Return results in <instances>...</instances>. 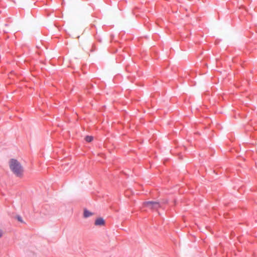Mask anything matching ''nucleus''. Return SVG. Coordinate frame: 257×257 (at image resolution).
<instances>
[{
    "label": "nucleus",
    "mask_w": 257,
    "mask_h": 257,
    "mask_svg": "<svg viewBox=\"0 0 257 257\" xmlns=\"http://www.w3.org/2000/svg\"><path fill=\"white\" fill-rule=\"evenodd\" d=\"M9 165L11 171L16 177L21 178L24 176V169L19 161L11 159L9 162Z\"/></svg>",
    "instance_id": "1"
},
{
    "label": "nucleus",
    "mask_w": 257,
    "mask_h": 257,
    "mask_svg": "<svg viewBox=\"0 0 257 257\" xmlns=\"http://www.w3.org/2000/svg\"><path fill=\"white\" fill-rule=\"evenodd\" d=\"M105 224V221L104 219L102 218H98L96 219L95 221V225H104Z\"/></svg>",
    "instance_id": "3"
},
{
    "label": "nucleus",
    "mask_w": 257,
    "mask_h": 257,
    "mask_svg": "<svg viewBox=\"0 0 257 257\" xmlns=\"http://www.w3.org/2000/svg\"><path fill=\"white\" fill-rule=\"evenodd\" d=\"M3 235V231L2 230H0V238L2 237Z\"/></svg>",
    "instance_id": "6"
},
{
    "label": "nucleus",
    "mask_w": 257,
    "mask_h": 257,
    "mask_svg": "<svg viewBox=\"0 0 257 257\" xmlns=\"http://www.w3.org/2000/svg\"><path fill=\"white\" fill-rule=\"evenodd\" d=\"M93 139V137L92 136H86L85 138V140L87 142H91Z\"/></svg>",
    "instance_id": "5"
},
{
    "label": "nucleus",
    "mask_w": 257,
    "mask_h": 257,
    "mask_svg": "<svg viewBox=\"0 0 257 257\" xmlns=\"http://www.w3.org/2000/svg\"><path fill=\"white\" fill-rule=\"evenodd\" d=\"M92 215V213L88 211V210H84V216L85 217H88Z\"/></svg>",
    "instance_id": "4"
},
{
    "label": "nucleus",
    "mask_w": 257,
    "mask_h": 257,
    "mask_svg": "<svg viewBox=\"0 0 257 257\" xmlns=\"http://www.w3.org/2000/svg\"><path fill=\"white\" fill-rule=\"evenodd\" d=\"M18 220H19V221H21V219L20 218V217H18Z\"/></svg>",
    "instance_id": "7"
},
{
    "label": "nucleus",
    "mask_w": 257,
    "mask_h": 257,
    "mask_svg": "<svg viewBox=\"0 0 257 257\" xmlns=\"http://www.w3.org/2000/svg\"><path fill=\"white\" fill-rule=\"evenodd\" d=\"M145 207L153 210H156L160 207V203L156 201H147L144 203Z\"/></svg>",
    "instance_id": "2"
}]
</instances>
